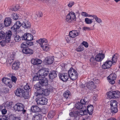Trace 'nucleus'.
<instances>
[{
	"label": "nucleus",
	"instance_id": "obj_1",
	"mask_svg": "<svg viewBox=\"0 0 120 120\" xmlns=\"http://www.w3.org/2000/svg\"><path fill=\"white\" fill-rule=\"evenodd\" d=\"M86 109H81L79 112L78 111L71 112L69 113V116L73 117V119L75 120H79V115L83 116L85 115V113L86 111Z\"/></svg>",
	"mask_w": 120,
	"mask_h": 120
},
{
	"label": "nucleus",
	"instance_id": "obj_2",
	"mask_svg": "<svg viewBox=\"0 0 120 120\" xmlns=\"http://www.w3.org/2000/svg\"><path fill=\"white\" fill-rule=\"evenodd\" d=\"M20 47L23 53L25 54L30 55L33 53V50L29 48L24 43H22Z\"/></svg>",
	"mask_w": 120,
	"mask_h": 120
},
{
	"label": "nucleus",
	"instance_id": "obj_3",
	"mask_svg": "<svg viewBox=\"0 0 120 120\" xmlns=\"http://www.w3.org/2000/svg\"><path fill=\"white\" fill-rule=\"evenodd\" d=\"M37 97L36 102L38 105H44L46 104L48 100L43 96L38 94L36 93L35 95Z\"/></svg>",
	"mask_w": 120,
	"mask_h": 120
},
{
	"label": "nucleus",
	"instance_id": "obj_4",
	"mask_svg": "<svg viewBox=\"0 0 120 120\" xmlns=\"http://www.w3.org/2000/svg\"><path fill=\"white\" fill-rule=\"evenodd\" d=\"M86 98H85L83 99H81L80 102H78L76 104V107L78 109H86V102L87 101L86 100Z\"/></svg>",
	"mask_w": 120,
	"mask_h": 120
},
{
	"label": "nucleus",
	"instance_id": "obj_5",
	"mask_svg": "<svg viewBox=\"0 0 120 120\" xmlns=\"http://www.w3.org/2000/svg\"><path fill=\"white\" fill-rule=\"evenodd\" d=\"M108 97L110 99L119 98L120 97V92L118 90H111L107 93Z\"/></svg>",
	"mask_w": 120,
	"mask_h": 120
},
{
	"label": "nucleus",
	"instance_id": "obj_6",
	"mask_svg": "<svg viewBox=\"0 0 120 120\" xmlns=\"http://www.w3.org/2000/svg\"><path fill=\"white\" fill-rule=\"evenodd\" d=\"M24 89V93H23L21 97L25 99H28L30 97L29 91L31 90V88L29 85H27L25 86Z\"/></svg>",
	"mask_w": 120,
	"mask_h": 120
},
{
	"label": "nucleus",
	"instance_id": "obj_7",
	"mask_svg": "<svg viewBox=\"0 0 120 120\" xmlns=\"http://www.w3.org/2000/svg\"><path fill=\"white\" fill-rule=\"evenodd\" d=\"M68 75L69 77L72 80H74L78 78V73L74 69L70 68L68 71Z\"/></svg>",
	"mask_w": 120,
	"mask_h": 120
},
{
	"label": "nucleus",
	"instance_id": "obj_8",
	"mask_svg": "<svg viewBox=\"0 0 120 120\" xmlns=\"http://www.w3.org/2000/svg\"><path fill=\"white\" fill-rule=\"evenodd\" d=\"M25 107V106L23 105L20 103H18L15 105L14 107V108L15 111H22V113L24 114L26 111V110L24 109Z\"/></svg>",
	"mask_w": 120,
	"mask_h": 120
},
{
	"label": "nucleus",
	"instance_id": "obj_9",
	"mask_svg": "<svg viewBox=\"0 0 120 120\" xmlns=\"http://www.w3.org/2000/svg\"><path fill=\"white\" fill-rule=\"evenodd\" d=\"M65 20L68 23L71 22L73 21L76 20L75 14L72 11L69 12L66 16Z\"/></svg>",
	"mask_w": 120,
	"mask_h": 120
},
{
	"label": "nucleus",
	"instance_id": "obj_10",
	"mask_svg": "<svg viewBox=\"0 0 120 120\" xmlns=\"http://www.w3.org/2000/svg\"><path fill=\"white\" fill-rule=\"evenodd\" d=\"M33 36L28 33H26L22 36L21 39L22 40L31 41L33 39Z\"/></svg>",
	"mask_w": 120,
	"mask_h": 120
},
{
	"label": "nucleus",
	"instance_id": "obj_11",
	"mask_svg": "<svg viewBox=\"0 0 120 120\" xmlns=\"http://www.w3.org/2000/svg\"><path fill=\"white\" fill-rule=\"evenodd\" d=\"M117 77L115 73L111 74L107 77L109 83L112 84H113L115 83V80H116Z\"/></svg>",
	"mask_w": 120,
	"mask_h": 120
},
{
	"label": "nucleus",
	"instance_id": "obj_12",
	"mask_svg": "<svg viewBox=\"0 0 120 120\" xmlns=\"http://www.w3.org/2000/svg\"><path fill=\"white\" fill-rule=\"evenodd\" d=\"M113 62L110 60H107L103 63L102 65V68L106 69L109 68L111 67L112 64Z\"/></svg>",
	"mask_w": 120,
	"mask_h": 120
},
{
	"label": "nucleus",
	"instance_id": "obj_13",
	"mask_svg": "<svg viewBox=\"0 0 120 120\" xmlns=\"http://www.w3.org/2000/svg\"><path fill=\"white\" fill-rule=\"evenodd\" d=\"M39 92H38L36 94H38L41 95V96H43L45 97V96H47L50 94V90L48 89H42L40 90Z\"/></svg>",
	"mask_w": 120,
	"mask_h": 120
},
{
	"label": "nucleus",
	"instance_id": "obj_14",
	"mask_svg": "<svg viewBox=\"0 0 120 120\" xmlns=\"http://www.w3.org/2000/svg\"><path fill=\"white\" fill-rule=\"evenodd\" d=\"M12 35V32L11 31H9L8 32H6L5 34V39L4 40H3L5 43L6 42H9L11 40V37Z\"/></svg>",
	"mask_w": 120,
	"mask_h": 120
},
{
	"label": "nucleus",
	"instance_id": "obj_15",
	"mask_svg": "<svg viewBox=\"0 0 120 120\" xmlns=\"http://www.w3.org/2000/svg\"><path fill=\"white\" fill-rule=\"evenodd\" d=\"M49 70L48 69H46L45 70H39L37 72V74L39 75L40 76H41V77H43L47 76L49 74Z\"/></svg>",
	"mask_w": 120,
	"mask_h": 120
},
{
	"label": "nucleus",
	"instance_id": "obj_16",
	"mask_svg": "<svg viewBox=\"0 0 120 120\" xmlns=\"http://www.w3.org/2000/svg\"><path fill=\"white\" fill-rule=\"evenodd\" d=\"M21 26H22V23L21 24L19 21H17L11 27V30L12 31L15 32L17 30L19 29Z\"/></svg>",
	"mask_w": 120,
	"mask_h": 120
},
{
	"label": "nucleus",
	"instance_id": "obj_17",
	"mask_svg": "<svg viewBox=\"0 0 120 120\" xmlns=\"http://www.w3.org/2000/svg\"><path fill=\"white\" fill-rule=\"evenodd\" d=\"M105 54L102 53H99L95 56V60L97 62H101L105 57Z\"/></svg>",
	"mask_w": 120,
	"mask_h": 120
},
{
	"label": "nucleus",
	"instance_id": "obj_18",
	"mask_svg": "<svg viewBox=\"0 0 120 120\" xmlns=\"http://www.w3.org/2000/svg\"><path fill=\"white\" fill-rule=\"evenodd\" d=\"M59 78L63 81H67L68 79L69 76L67 73H63V74H59Z\"/></svg>",
	"mask_w": 120,
	"mask_h": 120
},
{
	"label": "nucleus",
	"instance_id": "obj_19",
	"mask_svg": "<svg viewBox=\"0 0 120 120\" xmlns=\"http://www.w3.org/2000/svg\"><path fill=\"white\" fill-rule=\"evenodd\" d=\"M39 82L41 86H46L48 84V80L47 78L45 77H41V79H39Z\"/></svg>",
	"mask_w": 120,
	"mask_h": 120
},
{
	"label": "nucleus",
	"instance_id": "obj_20",
	"mask_svg": "<svg viewBox=\"0 0 120 120\" xmlns=\"http://www.w3.org/2000/svg\"><path fill=\"white\" fill-rule=\"evenodd\" d=\"M37 43L40 44L41 47L45 45L48 42V41L45 38H40L37 41Z\"/></svg>",
	"mask_w": 120,
	"mask_h": 120
},
{
	"label": "nucleus",
	"instance_id": "obj_21",
	"mask_svg": "<svg viewBox=\"0 0 120 120\" xmlns=\"http://www.w3.org/2000/svg\"><path fill=\"white\" fill-rule=\"evenodd\" d=\"M54 57L53 56H48L45 58V62L46 64H50L54 62Z\"/></svg>",
	"mask_w": 120,
	"mask_h": 120
},
{
	"label": "nucleus",
	"instance_id": "obj_22",
	"mask_svg": "<svg viewBox=\"0 0 120 120\" xmlns=\"http://www.w3.org/2000/svg\"><path fill=\"white\" fill-rule=\"evenodd\" d=\"M79 31L76 30H73L70 32L69 35L71 38H74L79 35Z\"/></svg>",
	"mask_w": 120,
	"mask_h": 120
},
{
	"label": "nucleus",
	"instance_id": "obj_23",
	"mask_svg": "<svg viewBox=\"0 0 120 120\" xmlns=\"http://www.w3.org/2000/svg\"><path fill=\"white\" fill-rule=\"evenodd\" d=\"M24 90L20 88H18L14 91L15 94L17 96L21 97L23 93H24Z\"/></svg>",
	"mask_w": 120,
	"mask_h": 120
},
{
	"label": "nucleus",
	"instance_id": "obj_24",
	"mask_svg": "<svg viewBox=\"0 0 120 120\" xmlns=\"http://www.w3.org/2000/svg\"><path fill=\"white\" fill-rule=\"evenodd\" d=\"M20 63L18 61L15 62L12 64V68L13 70L16 71L20 68Z\"/></svg>",
	"mask_w": 120,
	"mask_h": 120
},
{
	"label": "nucleus",
	"instance_id": "obj_25",
	"mask_svg": "<svg viewBox=\"0 0 120 120\" xmlns=\"http://www.w3.org/2000/svg\"><path fill=\"white\" fill-rule=\"evenodd\" d=\"M31 26L30 23L27 20L25 19L22 23V26L25 28H30Z\"/></svg>",
	"mask_w": 120,
	"mask_h": 120
},
{
	"label": "nucleus",
	"instance_id": "obj_26",
	"mask_svg": "<svg viewBox=\"0 0 120 120\" xmlns=\"http://www.w3.org/2000/svg\"><path fill=\"white\" fill-rule=\"evenodd\" d=\"M57 76L56 71L53 70L51 71L49 74V77L51 79H52L55 78Z\"/></svg>",
	"mask_w": 120,
	"mask_h": 120
},
{
	"label": "nucleus",
	"instance_id": "obj_27",
	"mask_svg": "<svg viewBox=\"0 0 120 120\" xmlns=\"http://www.w3.org/2000/svg\"><path fill=\"white\" fill-rule=\"evenodd\" d=\"M11 20L10 18H7L5 19L4 20V25L6 27H8L10 26L11 24Z\"/></svg>",
	"mask_w": 120,
	"mask_h": 120
},
{
	"label": "nucleus",
	"instance_id": "obj_28",
	"mask_svg": "<svg viewBox=\"0 0 120 120\" xmlns=\"http://www.w3.org/2000/svg\"><path fill=\"white\" fill-rule=\"evenodd\" d=\"M33 120H42V116L39 113L35 114L33 116Z\"/></svg>",
	"mask_w": 120,
	"mask_h": 120
},
{
	"label": "nucleus",
	"instance_id": "obj_29",
	"mask_svg": "<svg viewBox=\"0 0 120 120\" xmlns=\"http://www.w3.org/2000/svg\"><path fill=\"white\" fill-rule=\"evenodd\" d=\"M87 112L90 115H92L93 110L94 107L92 105H88L87 107Z\"/></svg>",
	"mask_w": 120,
	"mask_h": 120
},
{
	"label": "nucleus",
	"instance_id": "obj_30",
	"mask_svg": "<svg viewBox=\"0 0 120 120\" xmlns=\"http://www.w3.org/2000/svg\"><path fill=\"white\" fill-rule=\"evenodd\" d=\"M31 111L33 112H39L41 111V109L37 105L33 106L31 108Z\"/></svg>",
	"mask_w": 120,
	"mask_h": 120
},
{
	"label": "nucleus",
	"instance_id": "obj_31",
	"mask_svg": "<svg viewBox=\"0 0 120 120\" xmlns=\"http://www.w3.org/2000/svg\"><path fill=\"white\" fill-rule=\"evenodd\" d=\"M94 83L92 81H89L86 84L87 87L90 89H93L94 87Z\"/></svg>",
	"mask_w": 120,
	"mask_h": 120
},
{
	"label": "nucleus",
	"instance_id": "obj_32",
	"mask_svg": "<svg viewBox=\"0 0 120 120\" xmlns=\"http://www.w3.org/2000/svg\"><path fill=\"white\" fill-rule=\"evenodd\" d=\"M34 88L37 90V91L35 92L34 93V95H35L36 93L39 92V90L41 89H42L41 85L40 83L39 82L34 85Z\"/></svg>",
	"mask_w": 120,
	"mask_h": 120
},
{
	"label": "nucleus",
	"instance_id": "obj_33",
	"mask_svg": "<svg viewBox=\"0 0 120 120\" xmlns=\"http://www.w3.org/2000/svg\"><path fill=\"white\" fill-rule=\"evenodd\" d=\"M63 97L66 99H68L71 96V94L70 91L67 90L65 91L63 94Z\"/></svg>",
	"mask_w": 120,
	"mask_h": 120
},
{
	"label": "nucleus",
	"instance_id": "obj_34",
	"mask_svg": "<svg viewBox=\"0 0 120 120\" xmlns=\"http://www.w3.org/2000/svg\"><path fill=\"white\" fill-rule=\"evenodd\" d=\"M42 62V61L40 59H32L31 63L34 65H38L41 64Z\"/></svg>",
	"mask_w": 120,
	"mask_h": 120
},
{
	"label": "nucleus",
	"instance_id": "obj_35",
	"mask_svg": "<svg viewBox=\"0 0 120 120\" xmlns=\"http://www.w3.org/2000/svg\"><path fill=\"white\" fill-rule=\"evenodd\" d=\"M119 56L118 54L117 53H115L114 55H113L112 58V61L113 62L112 64H115L117 61V58Z\"/></svg>",
	"mask_w": 120,
	"mask_h": 120
},
{
	"label": "nucleus",
	"instance_id": "obj_36",
	"mask_svg": "<svg viewBox=\"0 0 120 120\" xmlns=\"http://www.w3.org/2000/svg\"><path fill=\"white\" fill-rule=\"evenodd\" d=\"M118 102L117 101L112 100L110 101L111 107H117Z\"/></svg>",
	"mask_w": 120,
	"mask_h": 120
},
{
	"label": "nucleus",
	"instance_id": "obj_37",
	"mask_svg": "<svg viewBox=\"0 0 120 120\" xmlns=\"http://www.w3.org/2000/svg\"><path fill=\"white\" fill-rule=\"evenodd\" d=\"M2 81L4 84L7 85L10 83V80L8 78H3L2 79Z\"/></svg>",
	"mask_w": 120,
	"mask_h": 120
},
{
	"label": "nucleus",
	"instance_id": "obj_38",
	"mask_svg": "<svg viewBox=\"0 0 120 120\" xmlns=\"http://www.w3.org/2000/svg\"><path fill=\"white\" fill-rule=\"evenodd\" d=\"M9 119L10 120H20V118L15 116L13 115H11L9 117Z\"/></svg>",
	"mask_w": 120,
	"mask_h": 120
},
{
	"label": "nucleus",
	"instance_id": "obj_39",
	"mask_svg": "<svg viewBox=\"0 0 120 120\" xmlns=\"http://www.w3.org/2000/svg\"><path fill=\"white\" fill-rule=\"evenodd\" d=\"M110 110L112 114L116 113L118 111L117 107H111Z\"/></svg>",
	"mask_w": 120,
	"mask_h": 120
},
{
	"label": "nucleus",
	"instance_id": "obj_40",
	"mask_svg": "<svg viewBox=\"0 0 120 120\" xmlns=\"http://www.w3.org/2000/svg\"><path fill=\"white\" fill-rule=\"evenodd\" d=\"M93 19H90L86 18L85 19V22L86 24H90L93 22Z\"/></svg>",
	"mask_w": 120,
	"mask_h": 120
},
{
	"label": "nucleus",
	"instance_id": "obj_41",
	"mask_svg": "<svg viewBox=\"0 0 120 120\" xmlns=\"http://www.w3.org/2000/svg\"><path fill=\"white\" fill-rule=\"evenodd\" d=\"M45 51H47L49 50L50 46L48 44H46L45 45L41 47Z\"/></svg>",
	"mask_w": 120,
	"mask_h": 120
},
{
	"label": "nucleus",
	"instance_id": "obj_42",
	"mask_svg": "<svg viewBox=\"0 0 120 120\" xmlns=\"http://www.w3.org/2000/svg\"><path fill=\"white\" fill-rule=\"evenodd\" d=\"M5 33L4 31H0V40L3 39V40H4L5 39Z\"/></svg>",
	"mask_w": 120,
	"mask_h": 120
},
{
	"label": "nucleus",
	"instance_id": "obj_43",
	"mask_svg": "<svg viewBox=\"0 0 120 120\" xmlns=\"http://www.w3.org/2000/svg\"><path fill=\"white\" fill-rule=\"evenodd\" d=\"M76 50L78 52H80L84 50V48L82 45H80L76 49Z\"/></svg>",
	"mask_w": 120,
	"mask_h": 120
},
{
	"label": "nucleus",
	"instance_id": "obj_44",
	"mask_svg": "<svg viewBox=\"0 0 120 120\" xmlns=\"http://www.w3.org/2000/svg\"><path fill=\"white\" fill-rule=\"evenodd\" d=\"M92 17L95 19L96 21L98 23H99L102 22L101 19L100 18H98L96 15H93Z\"/></svg>",
	"mask_w": 120,
	"mask_h": 120
},
{
	"label": "nucleus",
	"instance_id": "obj_45",
	"mask_svg": "<svg viewBox=\"0 0 120 120\" xmlns=\"http://www.w3.org/2000/svg\"><path fill=\"white\" fill-rule=\"evenodd\" d=\"M48 2L50 4L48 3V4L51 5L52 6H54L55 4V3L57 2L56 0H49Z\"/></svg>",
	"mask_w": 120,
	"mask_h": 120
},
{
	"label": "nucleus",
	"instance_id": "obj_46",
	"mask_svg": "<svg viewBox=\"0 0 120 120\" xmlns=\"http://www.w3.org/2000/svg\"><path fill=\"white\" fill-rule=\"evenodd\" d=\"M41 77V76H40L39 75H38L37 73L36 75H35L33 78V81H36L39 80V79H41L40 78Z\"/></svg>",
	"mask_w": 120,
	"mask_h": 120
},
{
	"label": "nucleus",
	"instance_id": "obj_47",
	"mask_svg": "<svg viewBox=\"0 0 120 120\" xmlns=\"http://www.w3.org/2000/svg\"><path fill=\"white\" fill-rule=\"evenodd\" d=\"M24 43V44L26 45V46L28 47V46H30L33 45V43L32 41H27L26 42H23Z\"/></svg>",
	"mask_w": 120,
	"mask_h": 120
},
{
	"label": "nucleus",
	"instance_id": "obj_48",
	"mask_svg": "<svg viewBox=\"0 0 120 120\" xmlns=\"http://www.w3.org/2000/svg\"><path fill=\"white\" fill-rule=\"evenodd\" d=\"M55 115V112L53 111H51L49 113L48 116L49 118H52Z\"/></svg>",
	"mask_w": 120,
	"mask_h": 120
},
{
	"label": "nucleus",
	"instance_id": "obj_49",
	"mask_svg": "<svg viewBox=\"0 0 120 120\" xmlns=\"http://www.w3.org/2000/svg\"><path fill=\"white\" fill-rule=\"evenodd\" d=\"M15 40L16 42H18L21 39V38L18 35H16L14 36Z\"/></svg>",
	"mask_w": 120,
	"mask_h": 120
},
{
	"label": "nucleus",
	"instance_id": "obj_50",
	"mask_svg": "<svg viewBox=\"0 0 120 120\" xmlns=\"http://www.w3.org/2000/svg\"><path fill=\"white\" fill-rule=\"evenodd\" d=\"M82 15L83 16L85 17H92L93 16V15H90L88 14L87 13L85 12H82L81 13Z\"/></svg>",
	"mask_w": 120,
	"mask_h": 120
},
{
	"label": "nucleus",
	"instance_id": "obj_51",
	"mask_svg": "<svg viewBox=\"0 0 120 120\" xmlns=\"http://www.w3.org/2000/svg\"><path fill=\"white\" fill-rule=\"evenodd\" d=\"M8 117L5 115L0 116V120H8Z\"/></svg>",
	"mask_w": 120,
	"mask_h": 120
},
{
	"label": "nucleus",
	"instance_id": "obj_52",
	"mask_svg": "<svg viewBox=\"0 0 120 120\" xmlns=\"http://www.w3.org/2000/svg\"><path fill=\"white\" fill-rule=\"evenodd\" d=\"M82 45V46L83 45L86 48H87L88 46V44L87 42L83 41L81 43V44Z\"/></svg>",
	"mask_w": 120,
	"mask_h": 120
},
{
	"label": "nucleus",
	"instance_id": "obj_53",
	"mask_svg": "<svg viewBox=\"0 0 120 120\" xmlns=\"http://www.w3.org/2000/svg\"><path fill=\"white\" fill-rule=\"evenodd\" d=\"M12 17L13 19L16 20L18 18V16L16 13H14L12 14Z\"/></svg>",
	"mask_w": 120,
	"mask_h": 120
},
{
	"label": "nucleus",
	"instance_id": "obj_54",
	"mask_svg": "<svg viewBox=\"0 0 120 120\" xmlns=\"http://www.w3.org/2000/svg\"><path fill=\"white\" fill-rule=\"evenodd\" d=\"M14 59V57L10 58L8 59V61L10 64H11L13 61Z\"/></svg>",
	"mask_w": 120,
	"mask_h": 120
},
{
	"label": "nucleus",
	"instance_id": "obj_55",
	"mask_svg": "<svg viewBox=\"0 0 120 120\" xmlns=\"http://www.w3.org/2000/svg\"><path fill=\"white\" fill-rule=\"evenodd\" d=\"M11 78L12 81L14 82H15L17 80V78L15 76H12Z\"/></svg>",
	"mask_w": 120,
	"mask_h": 120
},
{
	"label": "nucleus",
	"instance_id": "obj_56",
	"mask_svg": "<svg viewBox=\"0 0 120 120\" xmlns=\"http://www.w3.org/2000/svg\"><path fill=\"white\" fill-rule=\"evenodd\" d=\"M75 4V2L73 1L70 2L68 5V6L69 7L71 8Z\"/></svg>",
	"mask_w": 120,
	"mask_h": 120
},
{
	"label": "nucleus",
	"instance_id": "obj_57",
	"mask_svg": "<svg viewBox=\"0 0 120 120\" xmlns=\"http://www.w3.org/2000/svg\"><path fill=\"white\" fill-rule=\"evenodd\" d=\"M70 37L69 35L66 36L65 37V39L69 43L70 42V41L71 40Z\"/></svg>",
	"mask_w": 120,
	"mask_h": 120
},
{
	"label": "nucleus",
	"instance_id": "obj_58",
	"mask_svg": "<svg viewBox=\"0 0 120 120\" xmlns=\"http://www.w3.org/2000/svg\"><path fill=\"white\" fill-rule=\"evenodd\" d=\"M92 118V116H86L85 118L83 120H90Z\"/></svg>",
	"mask_w": 120,
	"mask_h": 120
},
{
	"label": "nucleus",
	"instance_id": "obj_59",
	"mask_svg": "<svg viewBox=\"0 0 120 120\" xmlns=\"http://www.w3.org/2000/svg\"><path fill=\"white\" fill-rule=\"evenodd\" d=\"M83 30H87L88 31H90L92 29H91L90 27H83L82 28Z\"/></svg>",
	"mask_w": 120,
	"mask_h": 120
},
{
	"label": "nucleus",
	"instance_id": "obj_60",
	"mask_svg": "<svg viewBox=\"0 0 120 120\" xmlns=\"http://www.w3.org/2000/svg\"><path fill=\"white\" fill-rule=\"evenodd\" d=\"M12 102H7V105L9 108H11L12 107Z\"/></svg>",
	"mask_w": 120,
	"mask_h": 120
},
{
	"label": "nucleus",
	"instance_id": "obj_61",
	"mask_svg": "<svg viewBox=\"0 0 120 120\" xmlns=\"http://www.w3.org/2000/svg\"><path fill=\"white\" fill-rule=\"evenodd\" d=\"M9 90L8 89L5 88L4 89L3 91V93H7L9 92Z\"/></svg>",
	"mask_w": 120,
	"mask_h": 120
},
{
	"label": "nucleus",
	"instance_id": "obj_62",
	"mask_svg": "<svg viewBox=\"0 0 120 120\" xmlns=\"http://www.w3.org/2000/svg\"><path fill=\"white\" fill-rule=\"evenodd\" d=\"M19 6V5H17L16 6L13 8V10L15 11H17L18 9H19V8H18Z\"/></svg>",
	"mask_w": 120,
	"mask_h": 120
},
{
	"label": "nucleus",
	"instance_id": "obj_63",
	"mask_svg": "<svg viewBox=\"0 0 120 120\" xmlns=\"http://www.w3.org/2000/svg\"><path fill=\"white\" fill-rule=\"evenodd\" d=\"M1 112L2 114L5 115L6 114L7 112V110L5 109H3L1 111Z\"/></svg>",
	"mask_w": 120,
	"mask_h": 120
},
{
	"label": "nucleus",
	"instance_id": "obj_64",
	"mask_svg": "<svg viewBox=\"0 0 120 120\" xmlns=\"http://www.w3.org/2000/svg\"><path fill=\"white\" fill-rule=\"evenodd\" d=\"M3 23H0V30L3 29L5 25Z\"/></svg>",
	"mask_w": 120,
	"mask_h": 120
}]
</instances>
